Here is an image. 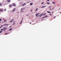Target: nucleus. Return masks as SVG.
I'll list each match as a JSON object with an SVG mask.
<instances>
[{
	"label": "nucleus",
	"instance_id": "6e6552de",
	"mask_svg": "<svg viewBox=\"0 0 61 61\" xmlns=\"http://www.w3.org/2000/svg\"><path fill=\"white\" fill-rule=\"evenodd\" d=\"M13 6H15L16 4L15 3H13Z\"/></svg>",
	"mask_w": 61,
	"mask_h": 61
},
{
	"label": "nucleus",
	"instance_id": "7ed1b4c3",
	"mask_svg": "<svg viewBox=\"0 0 61 61\" xmlns=\"http://www.w3.org/2000/svg\"><path fill=\"white\" fill-rule=\"evenodd\" d=\"M15 9L14 8L12 10L13 12H14L15 11Z\"/></svg>",
	"mask_w": 61,
	"mask_h": 61
},
{
	"label": "nucleus",
	"instance_id": "5701e85b",
	"mask_svg": "<svg viewBox=\"0 0 61 61\" xmlns=\"http://www.w3.org/2000/svg\"><path fill=\"white\" fill-rule=\"evenodd\" d=\"M12 30V28H10L9 29V31H10V30Z\"/></svg>",
	"mask_w": 61,
	"mask_h": 61
},
{
	"label": "nucleus",
	"instance_id": "ddd939ff",
	"mask_svg": "<svg viewBox=\"0 0 61 61\" xmlns=\"http://www.w3.org/2000/svg\"><path fill=\"white\" fill-rule=\"evenodd\" d=\"M7 1L8 2H8H10V0H7Z\"/></svg>",
	"mask_w": 61,
	"mask_h": 61
},
{
	"label": "nucleus",
	"instance_id": "2eb2a0df",
	"mask_svg": "<svg viewBox=\"0 0 61 61\" xmlns=\"http://www.w3.org/2000/svg\"><path fill=\"white\" fill-rule=\"evenodd\" d=\"M21 12H23V10H22V8H21Z\"/></svg>",
	"mask_w": 61,
	"mask_h": 61
},
{
	"label": "nucleus",
	"instance_id": "f257e3e1",
	"mask_svg": "<svg viewBox=\"0 0 61 61\" xmlns=\"http://www.w3.org/2000/svg\"><path fill=\"white\" fill-rule=\"evenodd\" d=\"M3 4L4 5H5V4H8V2H7V1H4V2H3Z\"/></svg>",
	"mask_w": 61,
	"mask_h": 61
},
{
	"label": "nucleus",
	"instance_id": "aec40b11",
	"mask_svg": "<svg viewBox=\"0 0 61 61\" xmlns=\"http://www.w3.org/2000/svg\"><path fill=\"white\" fill-rule=\"evenodd\" d=\"M0 6H2V4L1 3H0Z\"/></svg>",
	"mask_w": 61,
	"mask_h": 61
},
{
	"label": "nucleus",
	"instance_id": "4c0bfd02",
	"mask_svg": "<svg viewBox=\"0 0 61 61\" xmlns=\"http://www.w3.org/2000/svg\"><path fill=\"white\" fill-rule=\"evenodd\" d=\"M39 16V15L37 17H38Z\"/></svg>",
	"mask_w": 61,
	"mask_h": 61
},
{
	"label": "nucleus",
	"instance_id": "20e7f679",
	"mask_svg": "<svg viewBox=\"0 0 61 61\" xmlns=\"http://www.w3.org/2000/svg\"><path fill=\"white\" fill-rule=\"evenodd\" d=\"M41 13H39L36 14V16H37V15H39V14H41Z\"/></svg>",
	"mask_w": 61,
	"mask_h": 61
},
{
	"label": "nucleus",
	"instance_id": "9d476101",
	"mask_svg": "<svg viewBox=\"0 0 61 61\" xmlns=\"http://www.w3.org/2000/svg\"><path fill=\"white\" fill-rule=\"evenodd\" d=\"M14 19H13V20H12L10 22V23H12V22H13V21L14 20Z\"/></svg>",
	"mask_w": 61,
	"mask_h": 61
},
{
	"label": "nucleus",
	"instance_id": "473e14b6",
	"mask_svg": "<svg viewBox=\"0 0 61 61\" xmlns=\"http://www.w3.org/2000/svg\"><path fill=\"white\" fill-rule=\"evenodd\" d=\"M2 32V31H0V33H1Z\"/></svg>",
	"mask_w": 61,
	"mask_h": 61
},
{
	"label": "nucleus",
	"instance_id": "72a5a7b5",
	"mask_svg": "<svg viewBox=\"0 0 61 61\" xmlns=\"http://www.w3.org/2000/svg\"><path fill=\"white\" fill-rule=\"evenodd\" d=\"M51 7V6H49V8H50V7Z\"/></svg>",
	"mask_w": 61,
	"mask_h": 61
},
{
	"label": "nucleus",
	"instance_id": "393cba45",
	"mask_svg": "<svg viewBox=\"0 0 61 61\" xmlns=\"http://www.w3.org/2000/svg\"><path fill=\"white\" fill-rule=\"evenodd\" d=\"M22 23V20L21 21L20 23V24H21Z\"/></svg>",
	"mask_w": 61,
	"mask_h": 61
},
{
	"label": "nucleus",
	"instance_id": "c756f323",
	"mask_svg": "<svg viewBox=\"0 0 61 61\" xmlns=\"http://www.w3.org/2000/svg\"><path fill=\"white\" fill-rule=\"evenodd\" d=\"M4 11H6V9H4Z\"/></svg>",
	"mask_w": 61,
	"mask_h": 61
},
{
	"label": "nucleus",
	"instance_id": "ea45409f",
	"mask_svg": "<svg viewBox=\"0 0 61 61\" xmlns=\"http://www.w3.org/2000/svg\"><path fill=\"white\" fill-rule=\"evenodd\" d=\"M30 11V12H32V11L31 10Z\"/></svg>",
	"mask_w": 61,
	"mask_h": 61
},
{
	"label": "nucleus",
	"instance_id": "7c9ffc66",
	"mask_svg": "<svg viewBox=\"0 0 61 61\" xmlns=\"http://www.w3.org/2000/svg\"><path fill=\"white\" fill-rule=\"evenodd\" d=\"M47 1H48V2H49V0H47Z\"/></svg>",
	"mask_w": 61,
	"mask_h": 61
},
{
	"label": "nucleus",
	"instance_id": "49530a36",
	"mask_svg": "<svg viewBox=\"0 0 61 61\" xmlns=\"http://www.w3.org/2000/svg\"><path fill=\"white\" fill-rule=\"evenodd\" d=\"M23 18L22 19V20H23Z\"/></svg>",
	"mask_w": 61,
	"mask_h": 61
},
{
	"label": "nucleus",
	"instance_id": "c03bdc74",
	"mask_svg": "<svg viewBox=\"0 0 61 61\" xmlns=\"http://www.w3.org/2000/svg\"><path fill=\"white\" fill-rule=\"evenodd\" d=\"M30 3V2H29L28 3Z\"/></svg>",
	"mask_w": 61,
	"mask_h": 61
},
{
	"label": "nucleus",
	"instance_id": "a211bd4d",
	"mask_svg": "<svg viewBox=\"0 0 61 61\" xmlns=\"http://www.w3.org/2000/svg\"><path fill=\"white\" fill-rule=\"evenodd\" d=\"M33 4V3H30V5H32Z\"/></svg>",
	"mask_w": 61,
	"mask_h": 61
},
{
	"label": "nucleus",
	"instance_id": "c85d7f7f",
	"mask_svg": "<svg viewBox=\"0 0 61 61\" xmlns=\"http://www.w3.org/2000/svg\"><path fill=\"white\" fill-rule=\"evenodd\" d=\"M8 34V33H5V35H7V34Z\"/></svg>",
	"mask_w": 61,
	"mask_h": 61
},
{
	"label": "nucleus",
	"instance_id": "de8ad7c7",
	"mask_svg": "<svg viewBox=\"0 0 61 61\" xmlns=\"http://www.w3.org/2000/svg\"><path fill=\"white\" fill-rule=\"evenodd\" d=\"M18 0V1H19V0Z\"/></svg>",
	"mask_w": 61,
	"mask_h": 61
},
{
	"label": "nucleus",
	"instance_id": "39448f33",
	"mask_svg": "<svg viewBox=\"0 0 61 61\" xmlns=\"http://www.w3.org/2000/svg\"><path fill=\"white\" fill-rule=\"evenodd\" d=\"M25 5H26V4L25 3H24V4H23L22 5H23V6H25Z\"/></svg>",
	"mask_w": 61,
	"mask_h": 61
},
{
	"label": "nucleus",
	"instance_id": "f704fd0d",
	"mask_svg": "<svg viewBox=\"0 0 61 61\" xmlns=\"http://www.w3.org/2000/svg\"><path fill=\"white\" fill-rule=\"evenodd\" d=\"M50 15H51H51H51V14H50Z\"/></svg>",
	"mask_w": 61,
	"mask_h": 61
},
{
	"label": "nucleus",
	"instance_id": "79ce46f5",
	"mask_svg": "<svg viewBox=\"0 0 61 61\" xmlns=\"http://www.w3.org/2000/svg\"><path fill=\"white\" fill-rule=\"evenodd\" d=\"M52 9H53V10L54 9V8H53Z\"/></svg>",
	"mask_w": 61,
	"mask_h": 61
},
{
	"label": "nucleus",
	"instance_id": "a19ab883",
	"mask_svg": "<svg viewBox=\"0 0 61 61\" xmlns=\"http://www.w3.org/2000/svg\"><path fill=\"white\" fill-rule=\"evenodd\" d=\"M31 22H30V24H31Z\"/></svg>",
	"mask_w": 61,
	"mask_h": 61
},
{
	"label": "nucleus",
	"instance_id": "a878e982",
	"mask_svg": "<svg viewBox=\"0 0 61 61\" xmlns=\"http://www.w3.org/2000/svg\"><path fill=\"white\" fill-rule=\"evenodd\" d=\"M15 24V23H14L12 24V25H14Z\"/></svg>",
	"mask_w": 61,
	"mask_h": 61
},
{
	"label": "nucleus",
	"instance_id": "f03ea898",
	"mask_svg": "<svg viewBox=\"0 0 61 61\" xmlns=\"http://www.w3.org/2000/svg\"><path fill=\"white\" fill-rule=\"evenodd\" d=\"M46 6H42V7H41V8H45V7Z\"/></svg>",
	"mask_w": 61,
	"mask_h": 61
},
{
	"label": "nucleus",
	"instance_id": "b1692460",
	"mask_svg": "<svg viewBox=\"0 0 61 61\" xmlns=\"http://www.w3.org/2000/svg\"><path fill=\"white\" fill-rule=\"evenodd\" d=\"M52 4H55V3L54 2H52Z\"/></svg>",
	"mask_w": 61,
	"mask_h": 61
},
{
	"label": "nucleus",
	"instance_id": "2f4dec72",
	"mask_svg": "<svg viewBox=\"0 0 61 61\" xmlns=\"http://www.w3.org/2000/svg\"><path fill=\"white\" fill-rule=\"evenodd\" d=\"M1 31H3V29H1Z\"/></svg>",
	"mask_w": 61,
	"mask_h": 61
},
{
	"label": "nucleus",
	"instance_id": "a18cd8bd",
	"mask_svg": "<svg viewBox=\"0 0 61 61\" xmlns=\"http://www.w3.org/2000/svg\"><path fill=\"white\" fill-rule=\"evenodd\" d=\"M52 13H53V12H52Z\"/></svg>",
	"mask_w": 61,
	"mask_h": 61
},
{
	"label": "nucleus",
	"instance_id": "09e8293b",
	"mask_svg": "<svg viewBox=\"0 0 61 61\" xmlns=\"http://www.w3.org/2000/svg\"><path fill=\"white\" fill-rule=\"evenodd\" d=\"M60 13H61V12Z\"/></svg>",
	"mask_w": 61,
	"mask_h": 61
},
{
	"label": "nucleus",
	"instance_id": "f8f14e48",
	"mask_svg": "<svg viewBox=\"0 0 61 61\" xmlns=\"http://www.w3.org/2000/svg\"><path fill=\"white\" fill-rule=\"evenodd\" d=\"M9 6L10 7H12V5L10 4V5Z\"/></svg>",
	"mask_w": 61,
	"mask_h": 61
},
{
	"label": "nucleus",
	"instance_id": "bb28decb",
	"mask_svg": "<svg viewBox=\"0 0 61 61\" xmlns=\"http://www.w3.org/2000/svg\"><path fill=\"white\" fill-rule=\"evenodd\" d=\"M44 4V2H42V3H41V5H42L43 4Z\"/></svg>",
	"mask_w": 61,
	"mask_h": 61
},
{
	"label": "nucleus",
	"instance_id": "6ab92c4d",
	"mask_svg": "<svg viewBox=\"0 0 61 61\" xmlns=\"http://www.w3.org/2000/svg\"><path fill=\"white\" fill-rule=\"evenodd\" d=\"M47 12L48 13H51V12H50V11H47Z\"/></svg>",
	"mask_w": 61,
	"mask_h": 61
},
{
	"label": "nucleus",
	"instance_id": "c9c22d12",
	"mask_svg": "<svg viewBox=\"0 0 61 61\" xmlns=\"http://www.w3.org/2000/svg\"><path fill=\"white\" fill-rule=\"evenodd\" d=\"M0 21H2V20L1 19H0Z\"/></svg>",
	"mask_w": 61,
	"mask_h": 61
},
{
	"label": "nucleus",
	"instance_id": "dca6fc26",
	"mask_svg": "<svg viewBox=\"0 0 61 61\" xmlns=\"http://www.w3.org/2000/svg\"><path fill=\"white\" fill-rule=\"evenodd\" d=\"M46 4H48V5H49V4H50V3L47 2L46 3Z\"/></svg>",
	"mask_w": 61,
	"mask_h": 61
},
{
	"label": "nucleus",
	"instance_id": "0eeeda50",
	"mask_svg": "<svg viewBox=\"0 0 61 61\" xmlns=\"http://www.w3.org/2000/svg\"><path fill=\"white\" fill-rule=\"evenodd\" d=\"M48 17V16H47L46 15V16H45V17H43V18H46V17Z\"/></svg>",
	"mask_w": 61,
	"mask_h": 61
},
{
	"label": "nucleus",
	"instance_id": "9b49d317",
	"mask_svg": "<svg viewBox=\"0 0 61 61\" xmlns=\"http://www.w3.org/2000/svg\"><path fill=\"white\" fill-rule=\"evenodd\" d=\"M5 29H6V27H4V30H5Z\"/></svg>",
	"mask_w": 61,
	"mask_h": 61
},
{
	"label": "nucleus",
	"instance_id": "4468645a",
	"mask_svg": "<svg viewBox=\"0 0 61 61\" xmlns=\"http://www.w3.org/2000/svg\"><path fill=\"white\" fill-rule=\"evenodd\" d=\"M8 24H4L3 25L4 26H5V25H8Z\"/></svg>",
	"mask_w": 61,
	"mask_h": 61
},
{
	"label": "nucleus",
	"instance_id": "cd10ccee",
	"mask_svg": "<svg viewBox=\"0 0 61 61\" xmlns=\"http://www.w3.org/2000/svg\"><path fill=\"white\" fill-rule=\"evenodd\" d=\"M6 20H5L4 21V22H6Z\"/></svg>",
	"mask_w": 61,
	"mask_h": 61
},
{
	"label": "nucleus",
	"instance_id": "412c9836",
	"mask_svg": "<svg viewBox=\"0 0 61 61\" xmlns=\"http://www.w3.org/2000/svg\"><path fill=\"white\" fill-rule=\"evenodd\" d=\"M46 15V13H44L43 14V15Z\"/></svg>",
	"mask_w": 61,
	"mask_h": 61
},
{
	"label": "nucleus",
	"instance_id": "58836bf2",
	"mask_svg": "<svg viewBox=\"0 0 61 61\" xmlns=\"http://www.w3.org/2000/svg\"><path fill=\"white\" fill-rule=\"evenodd\" d=\"M13 23H14V22H15V21H13Z\"/></svg>",
	"mask_w": 61,
	"mask_h": 61
},
{
	"label": "nucleus",
	"instance_id": "423d86ee",
	"mask_svg": "<svg viewBox=\"0 0 61 61\" xmlns=\"http://www.w3.org/2000/svg\"><path fill=\"white\" fill-rule=\"evenodd\" d=\"M43 13H42L40 15H39V16L40 15V17H41V16H42V15H43Z\"/></svg>",
	"mask_w": 61,
	"mask_h": 61
},
{
	"label": "nucleus",
	"instance_id": "37998d69",
	"mask_svg": "<svg viewBox=\"0 0 61 61\" xmlns=\"http://www.w3.org/2000/svg\"><path fill=\"white\" fill-rule=\"evenodd\" d=\"M0 23H1V21H0Z\"/></svg>",
	"mask_w": 61,
	"mask_h": 61
},
{
	"label": "nucleus",
	"instance_id": "e433bc0d",
	"mask_svg": "<svg viewBox=\"0 0 61 61\" xmlns=\"http://www.w3.org/2000/svg\"><path fill=\"white\" fill-rule=\"evenodd\" d=\"M54 18H56V16L54 17Z\"/></svg>",
	"mask_w": 61,
	"mask_h": 61
},
{
	"label": "nucleus",
	"instance_id": "4be33fe9",
	"mask_svg": "<svg viewBox=\"0 0 61 61\" xmlns=\"http://www.w3.org/2000/svg\"><path fill=\"white\" fill-rule=\"evenodd\" d=\"M3 25H2V26L0 27V28H1V27H3Z\"/></svg>",
	"mask_w": 61,
	"mask_h": 61
},
{
	"label": "nucleus",
	"instance_id": "f3484780",
	"mask_svg": "<svg viewBox=\"0 0 61 61\" xmlns=\"http://www.w3.org/2000/svg\"><path fill=\"white\" fill-rule=\"evenodd\" d=\"M36 10L35 11L36 12V11L38 10V8H36Z\"/></svg>",
	"mask_w": 61,
	"mask_h": 61
},
{
	"label": "nucleus",
	"instance_id": "1a4fd4ad",
	"mask_svg": "<svg viewBox=\"0 0 61 61\" xmlns=\"http://www.w3.org/2000/svg\"><path fill=\"white\" fill-rule=\"evenodd\" d=\"M3 10L1 9H0V11L1 12H2Z\"/></svg>",
	"mask_w": 61,
	"mask_h": 61
}]
</instances>
